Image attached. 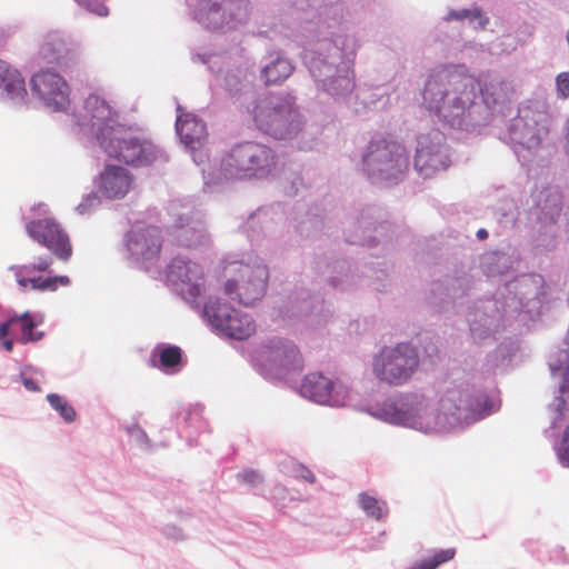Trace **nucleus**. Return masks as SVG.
I'll use <instances>...</instances> for the list:
<instances>
[{
  "label": "nucleus",
  "mask_w": 569,
  "mask_h": 569,
  "mask_svg": "<svg viewBox=\"0 0 569 569\" xmlns=\"http://www.w3.org/2000/svg\"><path fill=\"white\" fill-rule=\"evenodd\" d=\"M479 10H461V11H450L448 13L447 20H462L466 18H480Z\"/></svg>",
  "instance_id": "nucleus-34"
},
{
  "label": "nucleus",
  "mask_w": 569,
  "mask_h": 569,
  "mask_svg": "<svg viewBox=\"0 0 569 569\" xmlns=\"http://www.w3.org/2000/svg\"><path fill=\"white\" fill-rule=\"evenodd\" d=\"M477 237H478V239H480V240H485V239H487V238H488V231H487L486 229H479V230L477 231Z\"/></svg>",
  "instance_id": "nucleus-41"
},
{
  "label": "nucleus",
  "mask_w": 569,
  "mask_h": 569,
  "mask_svg": "<svg viewBox=\"0 0 569 569\" xmlns=\"http://www.w3.org/2000/svg\"><path fill=\"white\" fill-rule=\"evenodd\" d=\"M283 355L278 353L277 359L284 366L292 365L295 368L300 366V355L298 349L291 345H283Z\"/></svg>",
  "instance_id": "nucleus-29"
},
{
  "label": "nucleus",
  "mask_w": 569,
  "mask_h": 569,
  "mask_svg": "<svg viewBox=\"0 0 569 569\" xmlns=\"http://www.w3.org/2000/svg\"><path fill=\"white\" fill-rule=\"evenodd\" d=\"M456 556V549H441L433 553L432 557L422 559L413 569H436L438 566L450 561Z\"/></svg>",
  "instance_id": "nucleus-28"
},
{
  "label": "nucleus",
  "mask_w": 569,
  "mask_h": 569,
  "mask_svg": "<svg viewBox=\"0 0 569 569\" xmlns=\"http://www.w3.org/2000/svg\"><path fill=\"white\" fill-rule=\"evenodd\" d=\"M204 316L212 327L234 339H247L256 330L252 318L238 311L219 299H210L203 309Z\"/></svg>",
  "instance_id": "nucleus-8"
},
{
  "label": "nucleus",
  "mask_w": 569,
  "mask_h": 569,
  "mask_svg": "<svg viewBox=\"0 0 569 569\" xmlns=\"http://www.w3.org/2000/svg\"><path fill=\"white\" fill-rule=\"evenodd\" d=\"M363 163L370 177L381 180H396L408 168L405 148L395 141L380 139L372 141Z\"/></svg>",
  "instance_id": "nucleus-5"
},
{
  "label": "nucleus",
  "mask_w": 569,
  "mask_h": 569,
  "mask_svg": "<svg viewBox=\"0 0 569 569\" xmlns=\"http://www.w3.org/2000/svg\"><path fill=\"white\" fill-rule=\"evenodd\" d=\"M51 44H52L51 42H47V43H44V44H43V47H42V54H43L46 58H50V54H49V53H50V51H51V48H50V47H51Z\"/></svg>",
  "instance_id": "nucleus-40"
},
{
  "label": "nucleus",
  "mask_w": 569,
  "mask_h": 569,
  "mask_svg": "<svg viewBox=\"0 0 569 569\" xmlns=\"http://www.w3.org/2000/svg\"><path fill=\"white\" fill-rule=\"evenodd\" d=\"M83 208V204H79V209H82ZM81 212H83V210H81Z\"/></svg>",
  "instance_id": "nucleus-44"
},
{
  "label": "nucleus",
  "mask_w": 569,
  "mask_h": 569,
  "mask_svg": "<svg viewBox=\"0 0 569 569\" xmlns=\"http://www.w3.org/2000/svg\"><path fill=\"white\" fill-rule=\"evenodd\" d=\"M27 234L37 243L47 248L53 257L68 262L73 254L69 233L52 214L30 220L26 224Z\"/></svg>",
  "instance_id": "nucleus-6"
},
{
  "label": "nucleus",
  "mask_w": 569,
  "mask_h": 569,
  "mask_svg": "<svg viewBox=\"0 0 569 569\" xmlns=\"http://www.w3.org/2000/svg\"><path fill=\"white\" fill-rule=\"evenodd\" d=\"M359 503L367 516L376 520L382 519L388 513L386 502L379 501L377 498L367 493L359 495Z\"/></svg>",
  "instance_id": "nucleus-25"
},
{
  "label": "nucleus",
  "mask_w": 569,
  "mask_h": 569,
  "mask_svg": "<svg viewBox=\"0 0 569 569\" xmlns=\"http://www.w3.org/2000/svg\"><path fill=\"white\" fill-rule=\"evenodd\" d=\"M566 150H567V153L569 154V121H568V124H567Z\"/></svg>",
  "instance_id": "nucleus-42"
},
{
  "label": "nucleus",
  "mask_w": 569,
  "mask_h": 569,
  "mask_svg": "<svg viewBox=\"0 0 569 569\" xmlns=\"http://www.w3.org/2000/svg\"><path fill=\"white\" fill-rule=\"evenodd\" d=\"M18 317V323L20 328L19 341L22 343L33 342L41 339L42 333L34 332L33 329L37 327V322L30 316L29 312H24Z\"/></svg>",
  "instance_id": "nucleus-26"
},
{
  "label": "nucleus",
  "mask_w": 569,
  "mask_h": 569,
  "mask_svg": "<svg viewBox=\"0 0 569 569\" xmlns=\"http://www.w3.org/2000/svg\"><path fill=\"white\" fill-rule=\"evenodd\" d=\"M90 199H91L92 201H97V200H98V198H97L96 196H92Z\"/></svg>",
  "instance_id": "nucleus-43"
},
{
  "label": "nucleus",
  "mask_w": 569,
  "mask_h": 569,
  "mask_svg": "<svg viewBox=\"0 0 569 569\" xmlns=\"http://www.w3.org/2000/svg\"><path fill=\"white\" fill-rule=\"evenodd\" d=\"M556 89L559 98L569 99V72H560L556 77Z\"/></svg>",
  "instance_id": "nucleus-32"
},
{
  "label": "nucleus",
  "mask_w": 569,
  "mask_h": 569,
  "mask_svg": "<svg viewBox=\"0 0 569 569\" xmlns=\"http://www.w3.org/2000/svg\"><path fill=\"white\" fill-rule=\"evenodd\" d=\"M52 263H53V261L50 256H42V257H39L30 266H14V267H11L10 269L14 272L18 284L23 290H26L28 287H30L31 278H27V277H24V274L30 271L48 272V271H50Z\"/></svg>",
  "instance_id": "nucleus-23"
},
{
  "label": "nucleus",
  "mask_w": 569,
  "mask_h": 569,
  "mask_svg": "<svg viewBox=\"0 0 569 569\" xmlns=\"http://www.w3.org/2000/svg\"><path fill=\"white\" fill-rule=\"evenodd\" d=\"M300 392L303 397L318 403L337 405L333 396V382L321 373L313 372L305 377Z\"/></svg>",
  "instance_id": "nucleus-17"
},
{
  "label": "nucleus",
  "mask_w": 569,
  "mask_h": 569,
  "mask_svg": "<svg viewBox=\"0 0 569 569\" xmlns=\"http://www.w3.org/2000/svg\"><path fill=\"white\" fill-rule=\"evenodd\" d=\"M132 183L130 171L120 166H107L99 176V190L108 199L123 198Z\"/></svg>",
  "instance_id": "nucleus-15"
},
{
  "label": "nucleus",
  "mask_w": 569,
  "mask_h": 569,
  "mask_svg": "<svg viewBox=\"0 0 569 569\" xmlns=\"http://www.w3.org/2000/svg\"><path fill=\"white\" fill-rule=\"evenodd\" d=\"M22 383L24 386V388L29 391H40V387L38 385V382L36 380H33L32 378H28V377H22Z\"/></svg>",
  "instance_id": "nucleus-36"
},
{
  "label": "nucleus",
  "mask_w": 569,
  "mask_h": 569,
  "mask_svg": "<svg viewBox=\"0 0 569 569\" xmlns=\"http://www.w3.org/2000/svg\"><path fill=\"white\" fill-rule=\"evenodd\" d=\"M557 456L562 466L569 467V425L562 432L561 440L557 447Z\"/></svg>",
  "instance_id": "nucleus-31"
},
{
  "label": "nucleus",
  "mask_w": 569,
  "mask_h": 569,
  "mask_svg": "<svg viewBox=\"0 0 569 569\" xmlns=\"http://www.w3.org/2000/svg\"><path fill=\"white\" fill-rule=\"evenodd\" d=\"M18 323V317H11L9 320L0 323V337L4 338L11 332V328Z\"/></svg>",
  "instance_id": "nucleus-35"
},
{
  "label": "nucleus",
  "mask_w": 569,
  "mask_h": 569,
  "mask_svg": "<svg viewBox=\"0 0 569 569\" xmlns=\"http://www.w3.org/2000/svg\"><path fill=\"white\" fill-rule=\"evenodd\" d=\"M537 207L540 209V220L542 222H556L561 214L562 196L558 190L547 188L539 193Z\"/></svg>",
  "instance_id": "nucleus-21"
},
{
  "label": "nucleus",
  "mask_w": 569,
  "mask_h": 569,
  "mask_svg": "<svg viewBox=\"0 0 569 569\" xmlns=\"http://www.w3.org/2000/svg\"><path fill=\"white\" fill-rule=\"evenodd\" d=\"M238 478L251 486H257L262 482V476L257 470H244L243 472L238 475Z\"/></svg>",
  "instance_id": "nucleus-33"
},
{
  "label": "nucleus",
  "mask_w": 569,
  "mask_h": 569,
  "mask_svg": "<svg viewBox=\"0 0 569 569\" xmlns=\"http://www.w3.org/2000/svg\"><path fill=\"white\" fill-rule=\"evenodd\" d=\"M84 109L88 120L82 126L89 128L96 134L100 146L103 140L108 141L112 136H119L123 126L118 123V113L96 94L86 99Z\"/></svg>",
  "instance_id": "nucleus-10"
},
{
  "label": "nucleus",
  "mask_w": 569,
  "mask_h": 569,
  "mask_svg": "<svg viewBox=\"0 0 569 569\" xmlns=\"http://www.w3.org/2000/svg\"><path fill=\"white\" fill-rule=\"evenodd\" d=\"M158 356L159 363L153 362V367L162 370H169L178 367L182 360V351L177 346H162L153 351Z\"/></svg>",
  "instance_id": "nucleus-24"
},
{
  "label": "nucleus",
  "mask_w": 569,
  "mask_h": 569,
  "mask_svg": "<svg viewBox=\"0 0 569 569\" xmlns=\"http://www.w3.org/2000/svg\"><path fill=\"white\" fill-rule=\"evenodd\" d=\"M179 112L176 129L181 142L190 150H197L203 146L207 140V130L204 123L192 113L182 112L179 106Z\"/></svg>",
  "instance_id": "nucleus-16"
},
{
  "label": "nucleus",
  "mask_w": 569,
  "mask_h": 569,
  "mask_svg": "<svg viewBox=\"0 0 569 569\" xmlns=\"http://www.w3.org/2000/svg\"><path fill=\"white\" fill-rule=\"evenodd\" d=\"M550 370L553 375L561 372L563 381L559 387L560 397L556 407L557 420H561L567 411V399H569V345L561 350L556 362L550 363Z\"/></svg>",
  "instance_id": "nucleus-19"
},
{
  "label": "nucleus",
  "mask_w": 569,
  "mask_h": 569,
  "mask_svg": "<svg viewBox=\"0 0 569 569\" xmlns=\"http://www.w3.org/2000/svg\"><path fill=\"white\" fill-rule=\"evenodd\" d=\"M42 277H34L30 280V288L40 291Z\"/></svg>",
  "instance_id": "nucleus-38"
},
{
  "label": "nucleus",
  "mask_w": 569,
  "mask_h": 569,
  "mask_svg": "<svg viewBox=\"0 0 569 569\" xmlns=\"http://www.w3.org/2000/svg\"><path fill=\"white\" fill-rule=\"evenodd\" d=\"M228 164L234 167L237 172H251L263 176L274 167L272 150L263 144L246 142L233 148L228 157Z\"/></svg>",
  "instance_id": "nucleus-9"
},
{
  "label": "nucleus",
  "mask_w": 569,
  "mask_h": 569,
  "mask_svg": "<svg viewBox=\"0 0 569 569\" xmlns=\"http://www.w3.org/2000/svg\"><path fill=\"white\" fill-rule=\"evenodd\" d=\"M419 366L417 350L409 343L386 347L373 361L376 377L389 385L399 386L408 381Z\"/></svg>",
  "instance_id": "nucleus-4"
},
{
  "label": "nucleus",
  "mask_w": 569,
  "mask_h": 569,
  "mask_svg": "<svg viewBox=\"0 0 569 569\" xmlns=\"http://www.w3.org/2000/svg\"><path fill=\"white\" fill-rule=\"evenodd\" d=\"M70 284L68 276H54L42 278L40 291H56L59 287H67Z\"/></svg>",
  "instance_id": "nucleus-30"
},
{
  "label": "nucleus",
  "mask_w": 569,
  "mask_h": 569,
  "mask_svg": "<svg viewBox=\"0 0 569 569\" xmlns=\"http://www.w3.org/2000/svg\"><path fill=\"white\" fill-rule=\"evenodd\" d=\"M439 413L433 417L422 402L397 408L393 421L423 432L440 430L446 425H452L461 419L483 417L492 411L489 397L475 390L467 382L455 383L448 387L439 400Z\"/></svg>",
  "instance_id": "nucleus-1"
},
{
  "label": "nucleus",
  "mask_w": 569,
  "mask_h": 569,
  "mask_svg": "<svg viewBox=\"0 0 569 569\" xmlns=\"http://www.w3.org/2000/svg\"><path fill=\"white\" fill-rule=\"evenodd\" d=\"M47 400L50 406L64 419L67 422L76 420V411L73 407L58 393H49Z\"/></svg>",
  "instance_id": "nucleus-27"
},
{
  "label": "nucleus",
  "mask_w": 569,
  "mask_h": 569,
  "mask_svg": "<svg viewBox=\"0 0 569 569\" xmlns=\"http://www.w3.org/2000/svg\"><path fill=\"white\" fill-rule=\"evenodd\" d=\"M248 16V4L244 0H209L196 18L210 29H220L233 21L242 22Z\"/></svg>",
  "instance_id": "nucleus-12"
},
{
  "label": "nucleus",
  "mask_w": 569,
  "mask_h": 569,
  "mask_svg": "<svg viewBox=\"0 0 569 569\" xmlns=\"http://www.w3.org/2000/svg\"><path fill=\"white\" fill-rule=\"evenodd\" d=\"M251 112L259 129L276 138L284 137L286 124L293 114L292 106L277 98L259 100Z\"/></svg>",
  "instance_id": "nucleus-11"
},
{
  "label": "nucleus",
  "mask_w": 569,
  "mask_h": 569,
  "mask_svg": "<svg viewBox=\"0 0 569 569\" xmlns=\"http://www.w3.org/2000/svg\"><path fill=\"white\" fill-rule=\"evenodd\" d=\"M101 148L108 156L132 166L150 164L158 157V151L150 141L132 136L124 127L119 136L103 140Z\"/></svg>",
  "instance_id": "nucleus-7"
},
{
  "label": "nucleus",
  "mask_w": 569,
  "mask_h": 569,
  "mask_svg": "<svg viewBox=\"0 0 569 569\" xmlns=\"http://www.w3.org/2000/svg\"><path fill=\"white\" fill-rule=\"evenodd\" d=\"M2 347L8 351L11 352L13 349V341L11 339H4L2 341Z\"/></svg>",
  "instance_id": "nucleus-39"
},
{
  "label": "nucleus",
  "mask_w": 569,
  "mask_h": 569,
  "mask_svg": "<svg viewBox=\"0 0 569 569\" xmlns=\"http://www.w3.org/2000/svg\"><path fill=\"white\" fill-rule=\"evenodd\" d=\"M480 91L478 80L457 70L432 72L423 89V103L445 120L452 121L470 108Z\"/></svg>",
  "instance_id": "nucleus-2"
},
{
  "label": "nucleus",
  "mask_w": 569,
  "mask_h": 569,
  "mask_svg": "<svg viewBox=\"0 0 569 569\" xmlns=\"http://www.w3.org/2000/svg\"><path fill=\"white\" fill-rule=\"evenodd\" d=\"M31 89L43 102L58 109L68 100V84L63 78L51 71H40L31 78Z\"/></svg>",
  "instance_id": "nucleus-14"
},
{
  "label": "nucleus",
  "mask_w": 569,
  "mask_h": 569,
  "mask_svg": "<svg viewBox=\"0 0 569 569\" xmlns=\"http://www.w3.org/2000/svg\"><path fill=\"white\" fill-rule=\"evenodd\" d=\"M293 72V66L288 59L278 58L261 71L266 86L280 84Z\"/></svg>",
  "instance_id": "nucleus-22"
},
{
  "label": "nucleus",
  "mask_w": 569,
  "mask_h": 569,
  "mask_svg": "<svg viewBox=\"0 0 569 569\" xmlns=\"http://www.w3.org/2000/svg\"><path fill=\"white\" fill-rule=\"evenodd\" d=\"M161 246V231L154 226L137 223L127 234L128 250L136 259L150 260L158 257Z\"/></svg>",
  "instance_id": "nucleus-13"
},
{
  "label": "nucleus",
  "mask_w": 569,
  "mask_h": 569,
  "mask_svg": "<svg viewBox=\"0 0 569 569\" xmlns=\"http://www.w3.org/2000/svg\"><path fill=\"white\" fill-rule=\"evenodd\" d=\"M300 471H301L300 476H301L303 479H306V480H307L308 482H310V483H313V482H315L316 477H315V475H313L309 469H307V468H305V467H301Z\"/></svg>",
  "instance_id": "nucleus-37"
},
{
  "label": "nucleus",
  "mask_w": 569,
  "mask_h": 569,
  "mask_svg": "<svg viewBox=\"0 0 569 569\" xmlns=\"http://www.w3.org/2000/svg\"><path fill=\"white\" fill-rule=\"evenodd\" d=\"M226 295L244 306L253 305L266 291L268 271L261 264H246L238 261L224 267Z\"/></svg>",
  "instance_id": "nucleus-3"
},
{
  "label": "nucleus",
  "mask_w": 569,
  "mask_h": 569,
  "mask_svg": "<svg viewBox=\"0 0 569 569\" xmlns=\"http://www.w3.org/2000/svg\"><path fill=\"white\" fill-rule=\"evenodd\" d=\"M0 88L10 99L22 100L27 94L20 72L3 60H0Z\"/></svg>",
  "instance_id": "nucleus-20"
},
{
  "label": "nucleus",
  "mask_w": 569,
  "mask_h": 569,
  "mask_svg": "<svg viewBox=\"0 0 569 569\" xmlns=\"http://www.w3.org/2000/svg\"><path fill=\"white\" fill-rule=\"evenodd\" d=\"M171 273L189 287L188 292L191 297L200 295L204 272L199 263L176 259L171 264Z\"/></svg>",
  "instance_id": "nucleus-18"
}]
</instances>
